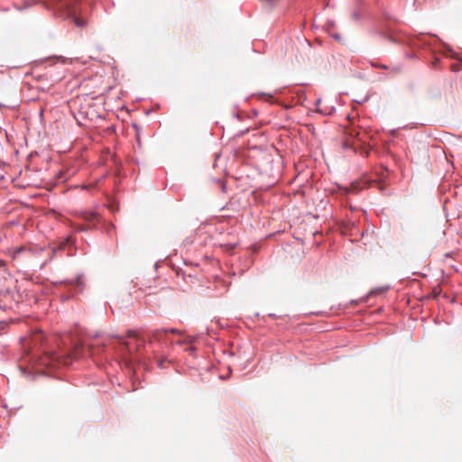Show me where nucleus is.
<instances>
[{
    "label": "nucleus",
    "mask_w": 462,
    "mask_h": 462,
    "mask_svg": "<svg viewBox=\"0 0 462 462\" xmlns=\"http://www.w3.org/2000/svg\"><path fill=\"white\" fill-rule=\"evenodd\" d=\"M127 337H137V333H136V331H134V330H128Z\"/></svg>",
    "instance_id": "obj_6"
},
{
    "label": "nucleus",
    "mask_w": 462,
    "mask_h": 462,
    "mask_svg": "<svg viewBox=\"0 0 462 462\" xmlns=\"http://www.w3.org/2000/svg\"><path fill=\"white\" fill-rule=\"evenodd\" d=\"M32 340L34 344H37L38 342H40L42 340V336L40 333H34L32 335Z\"/></svg>",
    "instance_id": "obj_5"
},
{
    "label": "nucleus",
    "mask_w": 462,
    "mask_h": 462,
    "mask_svg": "<svg viewBox=\"0 0 462 462\" xmlns=\"http://www.w3.org/2000/svg\"><path fill=\"white\" fill-rule=\"evenodd\" d=\"M346 134L350 136V137H358L360 133L359 131H357L356 129L355 128H350L348 130H346Z\"/></svg>",
    "instance_id": "obj_4"
},
{
    "label": "nucleus",
    "mask_w": 462,
    "mask_h": 462,
    "mask_svg": "<svg viewBox=\"0 0 462 462\" xmlns=\"http://www.w3.org/2000/svg\"><path fill=\"white\" fill-rule=\"evenodd\" d=\"M344 145H345V147H349V148H350V147H353V146H354V143H350V142H348V141H346V142L344 143Z\"/></svg>",
    "instance_id": "obj_7"
},
{
    "label": "nucleus",
    "mask_w": 462,
    "mask_h": 462,
    "mask_svg": "<svg viewBox=\"0 0 462 462\" xmlns=\"http://www.w3.org/2000/svg\"><path fill=\"white\" fill-rule=\"evenodd\" d=\"M79 217L88 222H94L99 219V216L95 211H81Z\"/></svg>",
    "instance_id": "obj_2"
},
{
    "label": "nucleus",
    "mask_w": 462,
    "mask_h": 462,
    "mask_svg": "<svg viewBox=\"0 0 462 462\" xmlns=\"http://www.w3.org/2000/svg\"><path fill=\"white\" fill-rule=\"evenodd\" d=\"M76 2L77 0H44L46 5L56 9L65 17L71 18L77 27L84 28L88 21L79 15L75 7Z\"/></svg>",
    "instance_id": "obj_1"
},
{
    "label": "nucleus",
    "mask_w": 462,
    "mask_h": 462,
    "mask_svg": "<svg viewBox=\"0 0 462 462\" xmlns=\"http://www.w3.org/2000/svg\"><path fill=\"white\" fill-rule=\"evenodd\" d=\"M123 344H124L126 347H128V344H127V342H123Z\"/></svg>",
    "instance_id": "obj_9"
},
{
    "label": "nucleus",
    "mask_w": 462,
    "mask_h": 462,
    "mask_svg": "<svg viewBox=\"0 0 462 462\" xmlns=\"http://www.w3.org/2000/svg\"><path fill=\"white\" fill-rule=\"evenodd\" d=\"M168 330H162V329H157V330H154V331H152L151 332V335H150V340L151 341H160L162 337L166 336Z\"/></svg>",
    "instance_id": "obj_3"
},
{
    "label": "nucleus",
    "mask_w": 462,
    "mask_h": 462,
    "mask_svg": "<svg viewBox=\"0 0 462 462\" xmlns=\"http://www.w3.org/2000/svg\"><path fill=\"white\" fill-rule=\"evenodd\" d=\"M170 332H171V333H175V332H177V331H176L175 329H171V330H170Z\"/></svg>",
    "instance_id": "obj_8"
}]
</instances>
